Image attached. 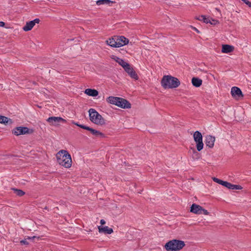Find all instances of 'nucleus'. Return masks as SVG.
Masks as SVG:
<instances>
[{"label": "nucleus", "mask_w": 251, "mask_h": 251, "mask_svg": "<svg viewBox=\"0 0 251 251\" xmlns=\"http://www.w3.org/2000/svg\"><path fill=\"white\" fill-rule=\"evenodd\" d=\"M100 223L101 225H104L105 224V221L103 219L100 220Z\"/></svg>", "instance_id": "nucleus-35"}, {"label": "nucleus", "mask_w": 251, "mask_h": 251, "mask_svg": "<svg viewBox=\"0 0 251 251\" xmlns=\"http://www.w3.org/2000/svg\"><path fill=\"white\" fill-rule=\"evenodd\" d=\"M84 93L87 95L92 97H96L99 94V92L97 90L90 88L86 89L85 90Z\"/></svg>", "instance_id": "nucleus-19"}, {"label": "nucleus", "mask_w": 251, "mask_h": 251, "mask_svg": "<svg viewBox=\"0 0 251 251\" xmlns=\"http://www.w3.org/2000/svg\"><path fill=\"white\" fill-rule=\"evenodd\" d=\"M111 58L120 65L124 69L126 67L128 66V63L125 62L123 59L119 58L116 56L112 55L111 56Z\"/></svg>", "instance_id": "nucleus-14"}, {"label": "nucleus", "mask_w": 251, "mask_h": 251, "mask_svg": "<svg viewBox=\"0 0 251 251\" xmlns=\"http://www.w3.org/2000/svg\"><path fill=\"white\" fill-rule=\"evenodd\" d=\"M185 245L182 241L174 239L167 242L164 248L167 251H177L182 249Z\"/></svg>", "instance_id": "nucleus-3"}, {"label": "nucleus", "mask_w": 251, "mask_h": 251, "mask_svg": "<svg viewBox=\"0 0 251 251\" xmlns=\"http://www.w3.org/2000/svg\"><path fill=\"white\" fill-rule=\"evenodd\" d=\"M193 29L196 31L197 32H199V31L196 27H193Z\"/></svg>", "instance_id": "nucleus-37"}, {"label": "nucleus", "mask_w": 251, "mask_h": 251, "mask_svg": "<svg viewBox=\"0 0 251 251\" xmlns=\"http://www.w3.org/2000/svg\"><path fill=\"white\" fill-rule=\"evenodd\" d=\"M56 158L58 163L69 168L72 165V158L70 154L67 151L62 150L60 151L56 154Z\"/></svg>", "instance_id": "nucleus-1"}, {"label": "nucleus", "mask_w": 251, "mask_h": 251, "mask_svg": "<svg viewBox=\"0 0 251 251\" xmlns=\"http://www.w3.org/2000/svg\"><path fill=\"white\" fill-rule=\"evenodd\" d=\"M201 214H202L205 215H208L209 214V213L208 212L207 210L203 209L202 207H201Z\"/></svg>", "instance_id": "nucleus-31"}, {"label": "nucleus", "mask_w": 251, "mask_h": 251, "mask_svg": "<svg viewBox=\"0 0 251 251\" xmlns=\"http://www.w3.org/2000/svg\"><path fill=\"white\" fill-rule=\"evenodd\" d=\"M88 112L90 120L94 124L100 126L105 124V119L95 109L90 108Z\"/></svg>", "instance_id": "nucleus-4"}, {"label": "nucleus", "mask_w": 251, "mask_h": 251, "mask_svg": "<svg viewBox=\"0 0 251 251\" xmlns=\"http://www.w3.org/2000/svg\"><path fill=\"white\" fill-rule=\"evenodd\" d=\"M20 243L22 245H27L28 243L26 240H23L20 241Z\"/></svg>", "instance_id": "nucleus-34"}, {"label": "nucleus", "mask_w": 251, "mask_h": 251, "mask_svg": "<svg viewBox=\"0 0 251 251\" xmlns=\"http://www.w3.org/2000/svg\"><path fill=\"white\" fill-rule=\"evenodd\" d=\"M215 138L212 135H207L205 137V143L207 147L212 148L214 147Z\"/></svg>", "instance_id": "nucleus-12"}, {"label": "nucleus", "mask_w": 251, "mask_h": 251, "mask_svg": "<svg viewBox=\"0 0 251 251\" xmlns=\"http://www.w3.org/2000/svg\"><path fill=\"white\" fill-rule=\"evenodd\" d=\"M32 132V129H29L28 127L25 126H18L12 130V133L16 136L30 134Z\"/></svg>", "instance_id": "nucleus-6"}, {"label": "nucleus", "mask_w": 251, "mask_h": 251, "mask_svg": "<svg viewBox=\"0 0 251 251\" xmlns=\"http://www.w3.org/2000/svg\"><path fill=\"white\" fill-rule=\"evenodd\" d=\"M210 17H206L205 16L204 19H203V22L206 24H208L210 22Z\"/></svg>", "instance_id": "nucleus-32"}, {"label": "nucleus", "mask_w": 251, "mask_h": 251, "mask_svg": "<svg viewBox=\"0 0 251 251\" xmlns=\"http://www.w3.org/2000/svg\"><path fill=\"white\" fill-rule=\"evenodd\" d=\"M209 23L212 25H216L217 24H219V21L217 20L213 19L210 18V21Z\"/></svg>", "instance_id": "nucleus-28"}, {"label": "nucleus", "mask_w": 251, "mask_h": 251, "mask_svg": "<svg viewBox=\"0 0 251 251\" xmlns=\"http://www.w3.org/2000/svg\"><path fill=\"white\" fill-rule=\"evenodd\" d=\"M234 50L233 46L228 45H223L222 46V51L224 53H229Z\"/></svg>", "instance_id": "nucleus-20"}, {"label": "nucleus", "mask_w": 251, "mask_h": 251, "mask_svg": "<svg viewBox=\"0 0 251 251\" xmlns=\"http://www.w3.org/2000/svg\"><path fill=\"white\" fill-rule=\"evenodd\" d=\"M12 189L14 191V193L19 197L23 196L25 194V193L22 190L17 189L16 188H12Z\"/></svg>", "instance_id": "nucleus-24"}, {"label": "nucleus", "mask_w": 251, "mask_h": 251, "mask_svg": "<svg viewBox=\"0 0 251 251\" xmlns=\"http://www.w3.org/2000/svg\"><path fill=\"white\" fill-rule=\"evenodd\" d=\"M231 94L233 97L237 99L243 97V95L241 89L237 87L234 86L231 88Z\"/></svg>", "instance_id": "nucleus-11"}, {"label": "nucleus", "mask_w": 251, "mask_h": 251, "mask_svg": "<svg viewBox=\"0 0 251 251\" xmlns=\"http://www.w3.org/2000/svg\"><path fill=\"white\" fill-rule=\"evenodd\" d=\"M112 2L110 0H97L96 3L98 5H102V4H109L110 3Z\"/></svg>", "instance_id": "nucleus-25"}, {"label": "nucleus", "mask_w": 251, "mask_h": 251, "mask_svg": "<svg viewBox=\"0 0 251 251\" xmlns=\"http://www.w3.org/2000/svg\"><path fill=\"white\" fill-rule=\"evenodd\" d=\"M120 100V97L109 96L106 99V101L109 103L116 105L118 102V100Z\"/></svg>", "instance_id": "nucleus-18"}, {"label": "nucleus", "mask_w": 251, "mask_h": 251, "mask_svg": "<svg viewBox=\"0 0 251 251\" xmlns=\"http://www.w3.org/2000/svg\"><path fill=\"white\" fill-rule=\"evenodd\" d=\"M118 47H121L127 45L129 42V40L123 36H116Z\"/></svg>", "instance_id": "nucleus-10"}, {"label": "nucleus", "mask_w": 251, "mask_h": 251, "mask_svg": "<svg viewBox=\"0 0 251 251\" xmlns=\"http://www.w3.org/2000/svg\"><path fill=\"white\" fill-rule=\"evenodd\" d=\"M232 187V189L231 190H241L242 188L241 186L239 185L233 184Z\"/></svg>", "instance_id": "nucleus-29"}, {"label": "nucleus", "mask_w": 251, "mask_h": 251, "mask_svg": "<svg viewBox=\"0 0 251 251\" xmlns=\"http://www.w3.org/2000/svg\"><path fill=\"white\" fill-rule=\"evenodd\" d=\"M89 131L91 132V133L92 135H93L96 137H99V136L103 137L104 136L103 133H102L100 131L95 130L92 128H91V129Z\"/></svg>", "instance_id": "nucleus-23"}, {"label": "nucleus", "mask_w": 251, "mask_h": 251, "mask_svg": "<svg viewBox=\"0 0 251 251\" xmlns=\"http://www.w3.org/2000/svg\"><path fill=\"white\" fill-rule=\"evenodd\" d=\"M75 125H76L77 126L80 127V128H82L83 129H86L88 131H90V130L91 129V127H89V126H84V125H79L77 123H75Z\"/></svg>", "instance_id": "nucleus-27"}, {"label": "nucleus", "mask_w": 251, "mask_h": 251, "mask_svg": "<svg viewBox=\"0 0 251 251\" xmlns=\"http://www.w3.org/2000/svg\"><path fill=\"white\" fill-rule=\"evenodd\" d=\"M125 71L131 77L137 80L138 79V76L134 71L133 69L131 68L130 65L128 64V66L124 68Z\"/></svg>", "instance_id": "nucleus-13"}, {"label": "nucleus", "mask_w": 251, "mask_h": 251, "mask_svg": "<svg viewBox=\"0 0 251 251\" xmlns=\"http://www.w3.org/2000/svg\"><path fill=\"white\" fill-rule=\"evenodd\" d=\"M161 85L165 89L176 88L180 83L178 78L171 75H165L161 80Z\"/></svg>", "instance_id": "nucleus-2"}, {"label": "nucleus", "mask_w": 251, "mask_h": 251, "mask_svg": "<svg viewBox=\"0 0 251 251\" xmlns=\"http://www.w3.org/2000/svg\"><path fill=\"white\" fill-rule=\"evenodd\" d=\"M233 184L229 183V182H228L227 181H224L223 182V186H224L225 187L229 189H232V186Z\"/></svg>", "instance_id": "nucleus-26"}, {"label": "nucleus", "mask_w": 251, "mask_h": 251, "mask_svg": "<svg viewBox=\"0 0 251 251\" xmlns=\"http://www.w3.org/2000/svg\"><path fill=\"white\" fill-rule=\"evenodd\" d=\"M118 107L122 108H130L131 104L130 102L126 100L120 98V100H118V102L116 105Z\"/></svg>", "instance_id": "nucleus-9"}, {"label": "nucleus", "mask_w": 251, "mask_h": 251, "mask_svg": "<svg viewBox=\"0 0 251 251\" xmlns=\"http://www.w3.org/2000/svg\"><path fill=\"white\" fill-rule=\"evenodd\" d=\"M201 207L199 205L193 203L191 206L190 212L196 214H201Z\"/></svg>", "instance_id": "nucleus-15"}, {"label": "nucleus", "mask_w": 251, "mask_h": 251, "mask_svg": "<svg viewBox=\"0 0 251 251\" xmlns=\"http://www.w3.org/2000/svg\"><path fill=\"white\" fill-rule=\"evenodd\" d=\"M99 231L100 233H104L105 234H111L113 232V229L111 228H109L107 226H98Z\"/></svg>", "instance_id": "nucleus-16"}, {"label": "nucleus", "mask_w": 251, "mask_h": 251, "mask_svg": "<svg viewBox=\"0 0 251 251\" xmlns=\"http://www.w3.org/2000/svg\"><path fill=\"white\" fill-rule=\"evenodd\" d=\"M47 121L51 126H57L59 123H66V120L60 117H50L48 118Z\"/></svg>", "instance_id": "nucleus-7"}, {"label": "nucleus", "mask_w": 251, "mask_h": 251, "mask_svg": "<svg viewBox=\"0 0 251 251\" xmlns=\"http://www.w3.org/2000/svg\"><path fill=\"white\" fill-rule=\"evenodd\" d=\"M0 123L3 124L4 125H10L12 123V121L11 119L3 116L0 115Z\"/></svg>", "instance_id": "nucleus-21"}, {"label": "nucleus", "mask_w": 251, "mask_h": 251, "mask_svg": "<svg viewBox=\"0 0 251 251\" xmlns=\"http://www.w3.org/2000/svg\"><path fill=\"white\" fill-rule=\"evenodd\" d=\"M40 22L39 19H35L33 21L27 22L25 26H23V29L25 31H28L32 29L36 24H38Z\"/></svg>", "instance_id": "nucleus-8"}, {"label": "nucleus", "mask_w": 251, "mask_h": 251, "mask_svg": "<svg viewBox=\"0 0 251 251\" xmlns=\"http://www.w3.org/2000/svg\"><path fill=\"white\" fill-rule=\"evenodd\" d=\"M213 180L214 181L220 184H221L222 185H223V182L224 181L222 180H221L220 179H218L217 178H216V177H214L213 178Z\"/></svg>", "instance_id": "nucleus-30"}, {"label": "nucleus", "mask_w": 251, "mask_h": 251, "mask_svg": "<svg viewBox=\"0 0 251 251\" xmlns=\"http://www.w3.org/2000/svg\"><path fill=\"white\" fill-rule=\"evenodd\" d=\"M202 80L198 77H193L192 79V83L196 87H199L202 84Z\"/></svg>", "instance_id": "nucleus-22"}, {"label": "nucleus", "mask_w": 251, "mask_h": 251, "mask_svg": "<svg viewBox=\"0 0 251 251\" xmlns=\"http://www.w3.org/2000/svg\"><path fill=\"white\" fill-rule=\"evenodd\" d=\"M5 25V23L3 22H0V27H2Z\"/></svg>", "instance_id": "nucleus-36"}, {"label": "nucleus", "mask_w": 251, "mask_h": 251, "mask_svg": "<svg viewBox=\"0 0 251 251\" xmlns=\"http://www.w3.org/2000/svg\"><path fill=\"white\" fill-rule=\"evenodd\" d=\"M193 138L196 143V148L198 151H201L203 148L204 144L202 142V136L201 133L196 131L194 133Z\"/></svg>", "instance_id": "nucleus-5"}, {"label": "nucleus", "mask_w": 251, "mask_h": 251, "mask_svg": "<svg viewBox=\"0 0 251 251\" xmlns=\"http://www.w3.org/2000/svg\"><path fill=\"white\" fill-rule=\"evenodd\" d=\"M205 16L204 15H201V16H199L198 18H197V19L199 21H203V19H204V18Z\"/></svg>", "instance_id": "nucleus-33"}, {"label": "nucleus", "mask_w": 251, "mask_h": 251, "mask_svg": "<svg viewBox=\"0 0 251 251\" xmlns=\"http://www.w3.org/2000/svg\"><path fill=\"white\" fill-rule=\"evenodd\" d=\"M116 36L109 38L108 40H106V42L107 45L109 46L114 47V48H118V44L117 43V41H116Z\"/></svg>", "instance_id": "nucleus-17"}]
</instances>
